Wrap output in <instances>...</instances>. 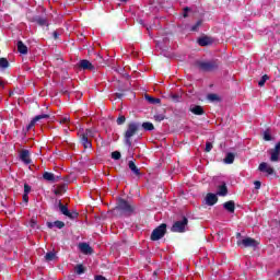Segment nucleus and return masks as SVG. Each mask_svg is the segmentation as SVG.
I'll use <instances>...</instances> for the list:
<instances>
[{
    "instance_id": "f257e3e1",
    "label": "nucleus",
    "mask_w": 280,
    "mask_h": 280,
    "mask_svg": "<svg viewBox=\"0 0 280 280\" xmlns=\"http://www.w3.org/2000/svg\"><path fill=\"white\" fill-rule=\"evenodd\" d=\"M112 213L114 218H130L135 213V206L130 205L128 200L119 198Z\"/></svg>"
},
{
    "instance_id": "f03ea898",
    "label": "nucleus",
    "mask_w": 280,
    "mask_h": 280,
    "mask_svg": "<svg viewBox=\"0 0 280 280\" xmlns=\"http://www.w3.org/2000/svg\"><path fill=\"white\" fill-rule=\"evenodd\" d=\"M141 128V124L139 122H129L127 126V130L124 133L125 144L128 145V148H132V137L139 132V129Z\"/></svg>"
},
{
    "instance_id": "7ed1b4c3",
    "label": "nucleus",
    "mask_w": 280,
    "mask_h": 280,
    "mask_svg": "<svg viewBox=\"0 0 280 280\" xmlns=\"http://www.w3.org/2000/svg\"><path fill=\"white\" fill-rule=\"evenodd\" d=\"M196 67L199 71H203V73H211L220 69V60L212 59L208 61H196Z\"/></svg>"
},
{
    "instance_id": "20e7f679",
    "label": "nucleus",
    "mask_w": 280,
    "mask_h": 280,
    "mask_svg": "<svg viewBox=\"0 0 280 280\" xmlns=\"http://www.w3.org/2000/svg\"><path fill=\"white\" fill-rule=\"evenodd\" d=\"M165 233H167V224L162 223L152 231L150 240L152 242H159V240L165 237Z\"/></svg>"
},
{
    "instance_id": "39448f33",
    "label": "nucleus",
    "mask_w": 280,
    "mask_h": 280,
    "mask_svg": "<svg viewBox=\"0 0 280 280\" xmlns=\"http://www.w3.org/2000/svg\"><path fill=\"white\" fill-rule=\"evenodd\" d=\"M236 245L241 248H257L259 246V242L253 237H245L243 240H238Z\"/></svg>"
},
{
    "instance_id": "423d86ee",
    "label": "nucleus",
    "mask_w": 280,
    "mask_h": 280,
    "mask_svg": "<svg viewBox=\"0 0 280 280\" xmlns=\"http://www.w3.org/2000/svg\"><path fill=\"white\" fill-rule=\"evenodd\" d=\"M189 224V220L187 217H183L182 221H176L172 228L171 231L172 233H185V228Z\"/></svg>"
},
{
    "instance_id": "0eeeda50",
    "label": "nucleus",
    "mask_w": 280,
    "mask_h": 280,
    "mask_svg": "<svg viewBox=\"0 0 280 280\" xmlns=\"http://www.w3.org/2000/svg\"><path fill=\"white\" fill-rule=\"evenodd\" d=\"M79 141L83 145L84 150H89L93 148V142L91 141V138L84 133V130H80L78 132Z\"/></svg>"
},
{
    "instance_id": "6e6552de",
    "label": "nucleus",
    "mask_w": 280,
    "mask_h": 280,
    "mask_svg": "<svg viewBox=\"0 0 280 280\" xmlns=\"http://www.w3.org/2000/svg\"><path fill=\"white\" fill-rule=\"evenodd\" d=\"M267 152L270 155L269 161L271 163H279V161H280V141L275 145L273 149H269Z\"/></svg>"
},
{
    "instance_id": "1a4fd4ad",
    "label": "nucleus",
    "mask_w": 280,
    "mask_h": 280,
    "mask_svg": "<svg viewBox=\"0 0 280 280\" xmlns=\"http://www.w3.org/2000/svg\"><path fill=\"white\" fill-rule=\"evenodd\" d=\"M40 119H49V114H42V115H37L35 116L30 124L26 126V130L30 131L32 130V128H34V126H36V122L40 121Z\"/></svg>"
},
{
    "instance_id": "9d476101",
    "label": "nucleus",
    "mask_w": 280,
    "mask_h": 280,
    "mask_svg": "<svg viewBox=\"0 0 280 280\" xmlns=\"http://www.w3.org/2000/svg\"><path fill=\"white\" fill-rule=\"evenodd\" d=\"M77 67L79 69H83L84 71H93L95 69V66H93V63H91V61L86 60V59H82L78 62Z\"/></svg>"
},
{
    "instance_id": "9b49d317",
    "label": "nucleus",
    "mask_w": 280,
    "mask_h": 280,
    "mask_svg": "<svg viewBox=\"0 0 280 280\" xmlns=\"http://www.w3.org/2000/svg\"><path fill=\"white\" fill-rule=\"evenodd\" d=\"M259 172H264L268 174L269 176H272L275 174V168L272 166L268 165L266 162H261L258 166Z\"/></svg>"
},
{
    "instance_id": "f8f14e48",
    "label": "nucleus",
    "mask_w": 280,
    "mask_h": 280,
    "mask_svg": "<svg viewBox=\"0 0 280 280\" xmlns=\"http://www.w3.org/2000/svg\"><path fill=\"white\" fill-rule=\"evenodd\" d=\"M197 43L200 47H209V45H213V38L209 36H202L198 38Z\"/></svg>"
},
{
    "instance_id": "ddd939ff",
    "label": "nucleus",
    "mask_w": 280,
    "mask_h": 280,
    "mask_svg": "<svg viewBox=\"0 0 280 280\" xmlns=\"http://www.w3.org/2000/svg\"><path fill=\"white\" fill-rule=\"evenodd\" d=\"M33 23H36L37 25H39L40 27H49V22H47V19L40 16V15H36L32 19Z\"/></svg>"
},
{
    "instance_id": "4468645a",
    "label": "nucleus",
    "mask_w": 280,
    "mask_h": 280,
    "mask_svg": "<svg viewBox=\"0 0 280 280\" xmlns=\"http://www.w3.org/2000/svg\"><path fill=\"white\" fill-rule=\"evenodd\" d=\"M217 202H218V195L213 192H208L206 196V205H208V207H213V205H215Z\"/></svg>"
},
{
    "instance_id": "2eb2a0df",
    "label": "nucleus",
    "mask_w": 280,
    "mask_h": 280,
    "mask_svg": "<svg viewBox=\"0 0 280 280\" xmlns=\"http://www.w3.org/2000/svg\"><path fill=\"white\" fill-rule=\"evenodd\" d=\"M79 248L83 255H93V247L88 243H80Z\"/></svg>"
},
{
    "instance_id": "dca6fc26",
    "label": "nucleus",
    "mask_w": 280,
    "mask_h": 280,
    "mask_svg": "<svg viewBox=\"0 0 280 280\" xmlns=\"http://www.w3.org/2000/svg\"><path fill=\"white\" fill-rule=\"evenodd\" d=\"M20 159L25 163V165H30L32 163V159H30V151L27 150H22Z\"/></svg>"
},
{
    "instance_id": "f3484780",
    "label": "nucleus",
    "mask_w": 280,
    "mask_h": 280,
    "mask_svg": "<svg viewBox=\"0 0 280 280\" xmlns=\"http://www.w3.org/2000/svg\"><path fill=\"white\" fill-rule=\"evenodd\" d=\"M223 208L225 209V211H228L229 213H235V201L230 200L223 203Z\"/></svg>"
},
{
    "instance_id": "a211bd4d",
    "label": "nucleus",
    "mask_w": 280,
    "mask_h": 280,
    "mask_svg": "<svg viewBox=\"0 0 280 280\" xmlns=\"http://www.w3.org/2000/svg\"><path fill=\"white\" fill-rule=\"evenodd\" d=\"M128 167L132 172V174H135V176H141V171L139 170V167H137L135 161H129Z\"/></svg>"
},
{
    "instance_id": "6ab92c4d",
    "label": "nucleus",
    "mask_w": 280,
    "mask_h": 280,
    "mask_svg": "<svg viewBox=\"0 0 280 280\" xmlns=\"http://www.w3.org/2000/svg\"><path fill=\"white\" fill-rule=\"evenodd\" d=\"M229 195V188L226 187V184L223 183L222 185L218 186L217 196H228Z\"/></svg>"
},
{
    "instance_id": "aec40b11",
    "label": "nucleus",
    "mask_w": 280,
    "mask_h": 280,
    "mask_svg": "<svg viewBox=\"0 0 280 280\" xmlns=\"http://www.w3.org/2000/svg\"><path fill=\"white\" fill-rule=\"evenodd\" d=\"M190 113H192V115H205V108H202V106L200 105H195L192 107H190Z\"/></svg>"
},
{
    "instance_id": "412c9836",
    "label": "nucleus",
    "mask_w": 280,
    "mask_h": 280,
    "mask_svg": "<svg viewBox=\"0 0 280 280\" xmlns=\"http://www.w3.org/2000/svg\"><path fill=\"white\" fill-rule=\"evenodd\" d=\"M223 162L226 164V165H233V163L235 162V153H226Z\"/></svg>"
},
{
    "instance_id": "4be33fe9",
    "label": "nucleus",
    "mask_w": 280,
    "mask_h": 280,
    "mask_svg": "<svg viewBox=\"0 0 280 280\" xmlns=\"http://www.w3.org/2000/svg\"><path fill=\"white\" fill-rule=\"evenodd\" d=\"M43 178L48 183H56V175L54 173L44 172Z\"/></svg>"
},
{
    "instance_id": "5701e85b",
    "label": "nucleus",
    "mask_w": 280,
    "mask_h": 280,
    "mask_svg": "<svg viewBox=\"0 0 280 280\" xmlns=\"http://www.w3.org/2000/svg\"><path fill=\"white\" fill-rule=\"evenodd\" d=\"M18 51L24 56L27 54V46L23 43V40L18 42Z\"/></svg>"
},
{
    "instance_id": "b1692460",
    "label": "nucleus",
    "mask_w": 280,
    "mask_h": 280,
    "mask_svg": "<svg viewBox=\"0 0 280 280\" xmlns=\"http://www.w3.org/2000/svg\"><path fill=\"white\" fill-rule=\"evenodd\" d=\"M67 191V184L59 185L57 189H55V196H62Z\"/></svg>"
},
{
    "instance_id": "393cba45",
    "label": "nucleus",
    "mask_w": 280,
    "mask_h": 280,
    "mask_svg": "<svg viewBox=\"0 0 280 280\" xmlns=\"http://www.w3.org/2000/svg\"><path fill=\"white\" fill-rule=\"evenodd\" d=\"M207 100L209 102H222V98L218 94H215V93L208 94L207 95Z\"/></svg>"
},
{
    "instance_id": "a878e982",
    "label": "nucleus",
    "mask_w": 280,
    "mask_h": 280,
    "mask_svg": "<svg viewBox=\"0 0 280 280\" xmlns=\"http://www.w3.org/2000/svg\"><path fill=\"white\" fill-rule=\"evenodd\" d=\"M144 97H145L147 102H149V104H161V98L150 96L149 94H145Z\"/></svg>"
},
{
    "instance_id": "bb28decb",
    "label": "nucleus",
    "mask_w": 280,
    "mask_h": 280,
    "mask_svg": "<svg viewBox=\"0 0 280 280\" xmlns=\"http://www.w3.org/2000/svg\"><path fill=\"white\" fill-rule=\"evenodd\" d=\"M58 207H59V210L62 213V215H69V208L67 206L62 205L61 200L58 201Z\"/></svg>"
},
{
    "instance_id": "cd10ccee",
    "label": "nucleus",
    "mask_w": 280,
    "mask_h": 280,
    "mask_svg": "<svg viewBox=\"0 0 280 280\" xmlns=\"http://www.w3.org/2000/svg\"><path fill=\"white\" fill-rule=\"evenodd\" d=\"M45 259L47 261H56V259H58V256L56 255V252H48L46 255H45Z\"/></svg>"
},
{
    "instance_id": "c85d7f7f",
    "label": "nucleus",
    "mask_w": 280,
    "mask_h": 280,
    "mask_svg": "<svg viewBox=\"0 0 280 280\" xmlns=\"http://www.w3.org/2000/svg\"><path fill=\"white\" fill-rule=\"evenodd\" d=\"M10 67V61L7 58H0V69H8Z\"/></svg>"
},
{
    "instance_id": "c756f323",
    "label": "nucleus",
    "mask_w": 280,
    "mask_h": 280,
    "mask_svg": "<svg viewBox=\"0 0 280 280\" xmlns=\"http://www.w3.org/2000/svg\"><path fill=\"white\" fill-rule=\"evenodd\" d=\"M74 272L77 275H84V272H85L84 265H77L74 267Z\"/></svg>"
},
{
    "instance_id": "7c9ffc66",
    "label": "nucleus",
    "mask_w": 280,
    "mask_h": 280,
    "mask_svg": "<svg viewBox=\"0 0 280 280\" xmlns=\"http://www.w3.org/2000/svg\"><path fill=\"white\" fill-rule=\"evenodd\" d=\"M142 128L143 130L152 131L154 130V125L152 122H143Z\"/></svg>"
},
{
    "instance_id": "2f4dec72",
    "label": "nucleus",
    "mask_w": 280,
    "mask_h": 280,
    "mask_svg": "<svg viewBox=\"0 0 280 280\" xmlns=\"http://www.w3.org/2000/svg\"><path fill=\"white\" fill-rule=\"evenodd\" d=\"M268 80H270V77H268V74L262 75L258 82V86H264L266 82H268Z\"/></svg>"
},
{
    "instance_id": "473e14b6",
    "label": "nucleus",
    "mask_w": 280,
    "mask_h": 280,
    "mask_svg": "<svg viewBox=\"0 0 280 280\" xmlns=\"http://www.w3.org/2000/svg\"><path fill=\"white\" fill-rule=\"evenodd\" d=\"M180 94H178V93H171L170 94V98L172 100V102H180Z\"/></svg>"
},
{
    "instance_id": "72a5a7b5",
    "label": "nucleus",
    "mask_w": 280,
    "mask_h": 280,
    "mask_svg": "<svg viewBox=\"0 0 280 280\" xmlns=\"http://www.w3.org/2000/svg\"><path fill=\"white\" fill-rule=\"evenodd\" d=\"M83 133L90 139H93V137H95V131L93 129H85Z\"/></svg>"
},
{
    "instance_id": "f704fd0d",
    "label": "nucleus",
    "mask_w": 280,
    "mask_h": 280,
    "mask_svg": "<svg viewBox=\"0 0 280 280\" xmlns=\"http://www.w3.org/2000/svg\"><path fill=\"white\" fill-rule=\"evenodd\" d=\"M116 124H117L118 126H124V124H126V116L120 115V116L117 118Z\"/></svg>"
},
{
    "instance_id": "c9c22d12",
    "label": "nucleus",
    "mask_w": 280,
    "mask_h": 280,
    "mask_svg": "<svg viewBox=\"0 0 280 280\" xmlns=\"http://www.w3.org/2000/svg\"><path fill=\"white\" fill-rule=\"evenodd\" d=\"M112 159H114V161H119V159H121V152L119 151L112 152Z\"/></svg>"
},
{
    "instance_id": "e433bc0d",
    "label": "nucleus",
    "mask_w": 280,
    "mask_h": 280,
    "mask_svg": "<svg viewBox=\"0 0 280 280\" xmlns=\"http://www.w3.org/2000/svg\"><path fill=\"white\" fill-rule=\"evenodd\" d=\"M200 25H202V20H198L196 24L191 26V32H198Z\"/></svg>"
},
{
    "instance_id": "4c0bfd02",
    "label": "nucleus",
    "mask_w": 280,
    "mask_h": 280,
    "mask_svg": "<svg viewBox=\"0 0 280 280\" xmlns=\"http://www.w3.org/2000/svg\"><path fill=\"white\" fill-rule=\"evenodd\" d=\"M153 118L155 119V121H163L165 119V115L164 114H155L153 116Z\"/></svg>"
},
{
    "instance_id": "58836bf2",
    "label": "nucleus",
    "mask_w": 280,
    "mask_h": 280,
    "mask_svg": "<svg viewBox=\"0 0 280 280\" xmlns=\"http://www.w3.org/2000/svg\"><path fill=\"white\" fill-rule=\"evenodd\" d=\"M78 215H80V213L69 211L66 217L69 218L70 220H75V218H78Z\"/></svg>"
},
{
    "instance_id": "ea45409f",
    "label": "nucleus",
    "mask_w": 280,
    "mask_h": 280,
    "mask_svg": "<svg viewBox=\"0 0 280 280\" xmlns=\"http://www.w3.org/2000/svg\"><path fill=\"white\" fill-rule=\"evenodd\" d=\"M189 12H191V8L185 7L183 11L184 19H187V16H189Z\"/></svg>"
},
{
    "instance_id": "a19ab883",
    "label": "nucleus",
    "mask_w": 280,
    "mask_h": 280,
    "mask_svg": "<svg viewBox=\"0 0 280 280\" xmlns=\"http://www.w3.org/2000/svg\"><path fill=\"white\" fill-rule=\"evenodd\" d=\"M264 140L265 141H272V136L270 135V132H268V131L264 132Z\"/></svg>"
},
{
    "instance_id": "79ce46f5",
    "label": "nucleus",
    "mask_w": 280,
    "mask_h": 280,
    "mask_svg": "<svg viewBox=\"0 0 280 280\" xmlns=\"http://www.w3.org/2000/svg\"><path fill=\"white\" fill-rule=\"evenodd\" d=\"M54 224L57 229H65V222L62 221H55Z\"/></svg>"
},
{
    "instance_id": "37998d69",
    "label": "nucleus",
    "mask_w": 280,
    "mask_h": 280,
    "mask_svg": "<svg viewBox=\"0 0 280 280\" xmlns=\"http://www.w3.org/2000/svg\"><path fill=\"white\" fill-rule=\"evenodd\" d=\"M211 150H213V143L206 142V152H211Z\"/></svg>"
},
{
    "instance_id": "c03bdc74",
    "label": "nucleus",
    "mask_w": 280,
    "mask_h": 280,
    "mask_svg": "<svg viewBox=\"0 0 280 280\" xmlns=\"http://www.w3.org/2000/svg\"><path fill=\"white\" fill-rule=\"evenodd\" d=\"M30 191H32V186H30L28 184H24V194H28Z\"/></svg>"
},
{
    "instance_id": "a18cd8bd",
    "label": "nucleus",
    "mask_w": 280,
    "mask_h": 280,
    "mask_svg": "<svg viewBox=\"0 0 280 280\" xmlns=\"http://www.w3.org/2000/svg\"><path fill=\"white\" fill-rule=\"evenodd\" d=\"M52 38H54L55 40H58V38H60V33H58V31H55V32L52 33Z\"/></svg>"
},
{
    "instance_id": "49530a36",
    "label": "nucleus",
    "mask_w": 280,
    "mask_h": 280,
    "mask_svg": "<svg viewBox=\"0 0 280 280\" xmlns=\"http://www.w3.org/2000/svg\"><path fill=\"white\" fill-rule=\"evenodd\" d=\"M254 185H255V189H261V182L256 180V182L254 183Z\"/></svg>"
},
{
    "instance_id": "de8ad7c7",
    "label": "nucleus",
    "mask_w": 280,
    "mask_h": 280,
    "mask_svg": "<svg viewBox=\"0 0 280 280\" xmlns=\"http://www.w3.org/2000/svg\"><path fill=\"white\" fill-rule=\"evenodd\" d=\"M23 200H24V202H30V195L24 192Z\"/></svg>"
},
{
    "instance_id": "09e8293b",
    "label": "nucleus",
    "mask_w": 280,
    "mask_h": 280,
    "mask_svg": "<svg viewBox=\"0 0 280 280\" xmlns=\"http://www.w3.org/2000/svg\"><path fill=\"white\" fill-rule=\"evenodd\" d=\"M94 280H107V279L106 277L98 275L94 277Z\"/></svg>"
},
{
    "instance_id": "8fccbe9b",
    "label": "nucleus",
    "mask_w": 280,
    "mask_h": 280,
    "mask_svg": "<svg viewBox=\"0 0 280 280\" xmlns=\"http://www.w3.org/2000/svg\"><path fill=\"white\" fill-rule=\"evenodd\" d=\"M115 96L118 98V100H121L124 97V93H116Z\"/></svg>"
},
{
    "instance_id": "3c124183",
    "label": "nucleus",
    "mask_w": 280,
    "mask_h": 280,
    "mask_svg": "<svg viewBox=\"0 0 280 280\" xmlns=\"http://www.w3.org/2000/svg\"><path fill=\"white\" fill-rule=\"evenodd\" d=\"M67 121H69V118L63 117V118L61 119L60 124H67Z\"/></svg>"
},
{
    "instance_id": "603ef678",
    "label": "nucleus",
    "mask_w": 280,
    "mask_h": 280,
    "mask_svg": "<svg viewBox=\"0 0 280 280\" xmlns=\"http://www.w3.org/2000/svg\"><path fill=\"white\" fill-rule=\"evenodd\" d=\"M48 229H52L55 226L54 222H47Z\"/></svg>"
},
{
    "instance_id": "864d4df0",
    "label": "nucleus",
    "mask_w": 280,
    "mask_h": 280,
    "mask_svg": "<svg viewBox=\"0 0 280 280\" xmlns=\"http://www.w3.org/2000/svg\"><path fill=\"white\" fill-rule=\"evenodd\" d=\"M14 96V92L13 91H10L9 92V97H13Z\"/></svg>"
},
{
    "instance_id": "5fc2aeb1",
    "label": "nucleus",
    "mask_w": 280,
    "mask_h": 280,
    "mask_svg": "<svg viewBox=\"0 0 280 280\" xmlns=\"http://www.w3.org/2000/svg\"><path fill=\"white\" fill-rule=\"evenodd\" d=\"M236 237H237V238L242 237V233L237 232V233H236Z\"/></svg>"
},
{
    "instance_id": "6e6d98bb",
    "label": "nucleus",
    "mask_w": 280,
    "mask_h": 280,
    "mask_svg": "<svg viewBox=\"0 0 280 280\" xmlns=\"http://www.w3.org/2000/svg\"><path fill=\"white\" fill-rule=\"evenodd\" d=\"M159 272L154 271L153 277H158Z\"/></svg>"
},
{
    "instance_id": "4d7b16f0",
    "label": "nucleus",
    "mask_w": 280,
    "mask_h": 280,
    "mask_svg": "<svg viewBox=\"0 0 280 280\" xmlns=\"http://www.w3.org/2000/svg\"><path fill=\"white\" fill-rule=\"evenodd\" d=\"M0 86H3V82L2 81H0Z\"/></svg>"
},
{
    "instance_id": "13d9d810",
    "label": "nucleus",
    "mask_w": 280,
    "mask_h": 280,
    "mask_svg": "<svg viewBox=\"0 0 280 280\" xmlns=\"http://www.w3.org/2000/svg\"><path fill=\"white\" fill-rule=\"evenodd\" d=\"M120 1H122L124 3H126V1H128V0H120Z\"/></svg>"
},
{
    "instance_id": "bf43d9fd",
    "label": "nucleus",
    "mask_w": 280,
    "mask_h": 280,
    "mask_svg": "<svg viewBox=\"0 0 280 280\" xmlns=\"http://www.w3.org/2000/svg\"><path fill=\"white\" fill-rule=\"evenodd\" d=\"M56 178V180L58 179V178H60V176H57V177H55Z\"/></svg>"
},
{
    "instance_id": "052dcab7",
    "label": "nucleus",
    "mask_w": 280,
    "mask_h": 280,
    "mask_svg": "<svg viewBox=\"0 0 280 280\" xmlns=\"http://www.w3.org/2000/svg\"><path fill=\"white\" fill-rule=\"evenodd\" d=\"M63 93H67V91H63Z\"/></svg>"
}]
</instances>
